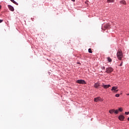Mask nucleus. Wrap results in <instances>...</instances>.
Returning <instances> with one entry per match:
<instances>
[{"mask_svg":"<svg viewBox=\"0 0 129 129\" xmlns=\"http://www.w3.org/2000/svg\"><path fill=\"white\" fill-rule=\"evenodd\" d=\"M125 114H126L127 115L129 114V112H125Z\"/></svg>","mask_w":129,"mask_h":129,"instance_id":"obj_20","label":"nucleus"},{"mask_svg":"<svg viewBox=\"0 0 129 129\" xmlns=\"http://www.w3.org/2000/svg\"><path fill=\"white\" fill-rule=\"evenodd\" d=\"M94 101L97 102V101H102V99L100 97H98L94 98Z\"/></svg>","mask_w":129,"mask_h":129,"instance_id":"obj_5","label":"nucleus"},{"mask_svg":"<svg viewBox=\"0 0 129 129\" xmlns=\"http://www.w3.org/2000/svg\"><path fill=\"white\" fill-rule=\"evenodd\" d=\"M117 57L119 60H121L122 57H123V55L122 54V52L121 51L118 50L117 52Z\"/></svg>","mask_w":129,"mask_h":129,"instance_id":"obj_1","label":"nucleus"},{"mask_svg":"<svg viewBox=\"0 0 129 129\" xmlns=\"http://www.w3.org/2000/svg\"><path fill=\"white\" fill-rule=\"evenodd\" d=\"M117 89V87H113L112 89H111V91H113L114 93H117V91H118V90Z\"/></svg>","mask_w":129,"mask_h":129,"instance_id":"obj_4","label":"nucleus"},{"mask_svg":"<svg viewBox=\"0 0 129 129\" xmlns=\"http://www.w3.org/2000/svg\"><path fill=\"white\" fill-rule=\"evenodd\" d=\"M109 112L111 114H112V113H113V112H114V109H111V110H109Z\"/></svg>","mask_w":129,"mask_h":129,"instance_id":"obj_11","label":"nucleus"},{"mask_svg":"<svg viewBox=\"0 0 129 129\" xmlns=\"http://www.w3.org/2000/svg\"><path fill=\"white\" fill-rule=\"evenodd\" d=\"M76 83L79 84H86V82L83 80H78L76 81Z\"/></svg>","mask_w":129,"mask_h":129,"instance_id":"obj_3","label":"nucleus"},{"mask_svg":"<svg viewBox=\"0 0 129 129\" xmlns=\"http://www.w3.org/2000/svg\"><path fill=\"white\" fill-rule=\"evenodd\" d=\"M115 96H116V97H119V94H116L115 95Z\"/></svg>","mask_w":129,"mask_h":129,"instance_id":"obj_19","label":"nucleus"},{"mask_svg":"<svg viewBox=\"0 0 129 129\" xmlns=\"http://www.w3.org/2000/svg\"><path fill=\"white\" fill-rule=\"evenodd\" d=\"M89 53H92V50H91V48H89L88 49Z\"/></svg>","mask_w":129,"mask_h":129,"instance_id":"obj_16","label":"nucleus"},{"mask_svg":"<svg viewBox=\"0 0 129 129\" xmlns=\"http://www.w3.org/2000/svg\"><path fill=\"white\" fill-rule=\"evenodd\" d=\"M107 59L108 62H112V59H111V58L110 57H107Z\"/></svg>","mask_w":129,"mask_h":129,"instance_id":"obj_12","label":"nucleus"},{"mask_svg":"<svg viewBox=\"0 0 129 129\" xmlns=\"http://www.w3.org/2000/svg\"><path fill=\"white\" fill-rule=\"evenodd\" d=\"M119 66L120 67L122 66V62L120 64Z\"/></svg>","mask_w":129,"mask_h":129,"instance_id":"obj_23","label":"nucleus"},{"mask_svg":"<svg viewBox=\"0 0 129 129\" xmlns=\"http://www.w3.org/2000/svg\"><path fill=\"white\" fill-rule=\"evenodd\" d=\"M3 20H0V23H3Z\"/></svg>","mask_w":129,"mask_h":129,"instance_id":"obj_22","label":"nucleus"},{"mask_svg":"<svg viewBox=\"0 0 129 129\" xmlns=\"http://www.w3.org/2000/svg\"><path fill=\"white\" fill-rule=\"evenodd\" d=\"M122 110H123L122 108L121 107L118 108V111L121 112L122 111Z\"/></svg>","mask_w":129,"mask_h":129,"instance_id":"obj_17","label":"nucleus"},{"mask_svg":"<svg viewBox=\"0 0 129 129\" xmlns=\"http://www.w3.org/2000/svg\"><path fill=\"white\" fill-rule=\"evenodd\" d=\"M102 87L106 89V88H109V87H110V85H104V84H102Z\"/></svg>","mask_w":129,"mask_h":129,"instance_id":"obj_6","label":"nucleus"},{"mask_svg":"<svg viewBox=\"0 0 129 129\" xmlns=\"http://www.w3.org/2000/svg\"><path fill=\"white\" fill-rule=\"evenodd\" d=\"M126 95H129V94H127Z\"/></svg>","mask_w":129,"mask_h":129,"instance_id":"obj_27","label":"nucleus"},{"mask_svg":"<svg viewBox=\"0 0 129 129\" xmlns=\"http://www.w3.org/2000/svg\"><path fill=\"white\" fill-rule=\"evenodd\" d=\"M100 84H99V83H96L94 85V87L95 88H98V87L100 86Z\"/></svg>","mask_w":129,"mask_h":129,"instance_id":"obj_9","label":"nucleus"},{"mask_svg":"<svg viewBox=\"0 0 129 129\" xmlns=\"http://www.w3.org/2000/svg\"><path fill=\"white\" fill-rule=\"evenodd\" d=\"M106 28H107V29H109V25H107L106 26Z\"/></svg>","mask_w":129,"mask_h":129,"instance_id":"obj_18","label":"nucleus"},{"mask_svg":"<svg viewBox=\"0 0 129 129\" xmlns=\"http://www.w3.org/2000/svg\"><path fill=\"white\" fill-rule=\"evenodd\" d=\"M114 0H107V3H114Z\"/></svg>","mask_w":129,"mask_h":129,"instance_id":"obj_14","label":"nucleus"},{"mask_svg":"<svg viewBox=\"0 0 129 129\" xmlns=\"http://www.w3.org/2000/svg\"><path fill=\"white\" fill-rule=\"evenodd\" d=\"M72 2H75V0H72Z\"/></svg>","mask_w":129,"mask_h":129,"instance_id":"obj_24","label":"nucleus"},{"mask_svg":"<svg viewBox=\"0 0 129 129\" xmlns=\"http://www.w3.org/2000/svg\"><path fill=\"white\" fill-rule=\"evenodd\" d=\"M114 113H115V114H117V113H118V110H114Z\"/></svg>","mask_w":129,"mask_h":129,"instance_id":"obj_15","label":"nucleus"},{"mask_svg":"<svg viewBox=\"0 0 129 129\" xmlns=\"http://www.w3.org/2000/svg\"><path fill=\"white\" fill-rule=\"evenodd\" d=\"M112 71H113V69L111 67H109V68H107L106 69V73L109 74V73H111V72H112Z\"/></svg>","mask_w":129,"mask_h":129,"instance_id":"obj_2","label":"nucleus"},{"mask_svg":"<svg viewBox=\"0 0 129 129\" xmlns=\"http://www.w3.org/2000/svg\"><path fill=\"white\" fill-rule=\"evenodd\" d=\"M120 4H121L122 5H126V2L125 1L122 0L120 1Z\"/></svg>","mask_w":129,"mask_h":129,"instance_id":"obj_10","label":"nucleus"},{"mask_svg":"<svg viewBox=\"0 0 129 129\" xmlns=\"http://www.w3.org/2000/svg\"><path fill=\"white\" fill-rule=\"evenodd\" d=\"M101 68H102L103 70L105 69V67H102Z\"/></svg>","mask_w":129,"mask_h":129,"instance_id":"obj_21","label":"nucleus"},{"mask_svg":"<svg viewBox=\"0 0 129 129\" xmlns=\"http://www.w3.org/2000/svg\"><path fill=\"white\" fill-rule=\"evenodd\" d=\"M88 2V1L86 2H85V4H87Z\"/></svg>","mask_w":129,"mask_h":129,"instance_id":"obj_25","label":"nucleus"},{"mask_svg":"<svg viewBox=\"0 0 129 129\" xmlns=\"http://www.w3.org/2000/svg\"><path fill=\"white\" fill-rule=\"evenodd\" d=\"M118 118L119 120H121V121H122L124 119V117L122 115H120L119 116Z\"/></svg>","mask_w":129,"mask_h":129,"instance_id":"obj_7","label":"nucleus"},{"mask_svg":"<svg viewBox=\"0 0 129 129\" xmlns=\"http://www.w3.org/2000/svg\"><path fill=\"white\" fill-rule=\"evenodd\" d=\"M10 1H11V2L13 3V4H15V5H17V6H18V3L17 2H16L15 0H10Z\"/></svg>","mask_w":129,"mask_h":129,"instance_id":"obj_13","label":"nucleus"},{"mask_svg":"<svg viewBox=\"0 0 129 129\" xmlns=\"http://www.w3.org/2000/svg\"><path fill=\"white\" fill-rule=\"evenodd\" d=\"M1 8H2V7H1V6H0V10H1Z\"/></svg>","mask_w":129,"mask_h":129,"instance_id":"obj_26","label":"nucleus"},{"mask_svg":"<svg viewBox=\"0 0 129 129\" xmlns=\"http://www.w3.org/2000/svg\"><path fill=\"white\" fill-rule=\"evenodd\" d=\"M8 8H9V10L10 11H11V12H14V11H15L14 7H13V6H12L11 5H8Z\"/></svg>","mask_w":129,"mask_h":129,"instance_id":"obj_8","label":"nucleus"}]
</instances>
